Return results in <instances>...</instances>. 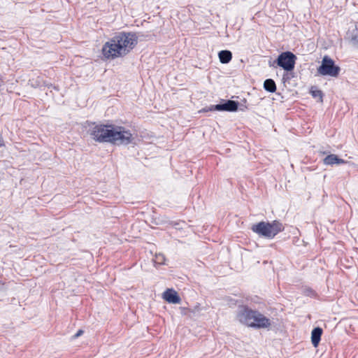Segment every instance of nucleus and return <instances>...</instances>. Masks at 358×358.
Instances as JSON below:
<instances>
[{
    "mask_svg": "<svg viewBox=\"0 0 358 358\" xmlns=\"http://www.w3.org/2000/svg\"><path fill=\"white\" fill-rule=\"evenodd\" d=\"M236 317L241 324L256 329H269L272 325L269 318L259 311L249 308L248 306L241 307Z\"/></svg>",
    "mask_w": 358,
    "mask_h": 358,
    "instance_id": "obj_1",
    "label": "nucleus"
},
{
    "mask_svg": "<svg viewBox=\"0 0 358 358\" xmlns=\"http://www.w3.org/2000/svg\"><path fill=\"white\" fill-rule=\"evenodd\" d=\"M252 230L261 236L271 239L284 230V226L278 220L272 222H260L252 225Z\"/></svg>",
    "mask_w": 358,
    "mask_h": 358,
    "instance_id": "obj_2",
    "label": "nucleus"
},
{
    "mask_svg": "<svg viewBox=\"0 0 358 358\" xmlns=\"http://www.w3.org/2000/svg\"><path fill=\"white\" fill-rule=\"evenodd\" d=\"M110 143L117 145H128L134 139L129 129L124 127L113 125L111 127Z\"/></svg>",
    "mask_w": 358,
    "mask_h": 358,
    "instance_id": "obj_3",
    "label": "nucleus"
},
{
    "mask_svg": "<svg viewBox=\"0 0 358 358\" xmlns=\"http://www.w3.org/2000/svg\"><path fill=\"white\" fill-rule=\"evenodd\" d=\"M119 45V50L123 56L128 54L137 44V36L132 33H120L115 36Z\"/></svg>",
    "mask_w": 358,
    "mask_h": 358,
    "instance_id": "obj_4",
    "label": "nucleus"
},
{
    "mask_svg": "<svg viewBox=\"0 0 358 358\" xmlns=\"http://www.w3.org/2000/svg\"><path fill=\"white\" fill-rule=\"evenodd\" d=\"M113 124H98L93 127L91 136L94 140L100 143H110Z\"/></svg>",
    "mask_w": 358,
    "mask_h": 358,
    "instance_id": "obj_5",
    "label": "nucleus"
},
{
    "mask_svg": "<svg viewBox=\"0 0 358 358\" xmlns=\"http://www.w3.org/2000/svg\"><path fill=\"white\" fill-rule=\"evenodd\" d=\"M340 67L334 64L333 59L328 56H324L322 61V64L317 69V72L322 76H329L337 77L339 74Z\"/></svg>",
    "mask_w": 358,
    "mask_h": 358,
    "instance_id": "obj_6",
    "label": "nucleus"
},
{
    "mask_svg": "<svg viewBox=\"0 0 358 358\" xmlns=\"http://www.w3.org/2000/svg\"><path fill=\"white\" fill-rule=\"evenodd\" d=\"M119 45L115 37L106 42L102 48V53L106 59H114L122 57V52L119 50Z\"/></svg>",
    "mask_w": 358,
    "mask_h": 358,
    "instance_id": "obj_7",
    "label": "nucleus"
},
{
    "mask_svg": "<svg viewBox=\"0 0 358 358\" xmlns=\"http://www.w3.org/2000/svg\"><path fill=\"white\" fill-rule=\"evenodd\" d=\"M296 56L290 52H285L281 53L278 58V65L285 70L289 71L294 68Z\"/></svg>",
    "mask_w": 358,
    "mask_h": 358,
    "instance_id": "obj_8",
    "label": "nucleus"
},
{
    "mask_svg": "<svg viewBox=\"0 0 358 358\" xmlns=\"http://www.w3.org/2000/svg\"><path fill=\"white\" fill-rule=\"evenodd\" d=\"M238 109V103L235 101L228 100L224 103L217 104L214 106V110H225V111H236Z\"/></svg>",
    "mask_w": 358,
    "mask_h": 358,
    "instance_id": "obj_9",
    "label": "nucleus"
},
{
    "mask_svg": "<svg viewBox=\"0 0 358 358\" xmlns=\"http://www.w3.org/2000/svg\"><path fill=\"white\" fill-rule=\"evenodd\" d=\"M163 298L169 303H179L180 302V298L178 295V293L172 289H168L163 293Z\"/></svg>",
    "mask_w": 358,
    "mask_h": 358,
    "instance_id": "obj_10",
    "label": "nucleus"
},
{
    "mask_svg": "<svg viewBox=\"0 0 358 358\" xmlns=\"http://www.w3.org/2000/svg\"><path fill=\"white\" fill-rule=\"evenodd\" d=\"M322 334V329L320 327H315L311 332V342L313 345L316 348L318 346L319 343L321 340V336Z\"/></svg>",
    "mask_w": 358,
    "mask_h": 358,
    "instance_id": "obj_11",
    "label": "nucleus"
},
{
    "mask_svg": "<svg viewBox=\"0 0 358 358\" xmlns=\"http://www.w3.org/2000/svg\"><path fill=\"white\" fill-rule=\"evenodd\" d=\"M324 163L327 165H333L335 164H345V161L342 159L338 158L337 155L331 154V155L327 156L324 159Z\"/></svg>",
    "mask_w": 358,
    "mask_h": 358,
    "instance_id": "obj_12",
    "label": "nucleus"
},
{
    "mask_svg": "<svg viewBox=\"0 0 358 358\" xmlns=\"http://www.w3.org/2000/svg\"><path fill=\"white\" fill-rule=\"evenodd\" d=\"M218 57L222 64L229 63L232 59V54L229 50H222L219 52Z\"/></svg>",
    "mask_w": 358,
    "mask_h": 358,
    "instance_id": "obj_13",
    "label": "nucleus"
},
{
    "mask_svg": "<svg viewBox=\"0 0 358 358\" xmlns=\"http://www.w3.org/2000/svg\"><path fill=\"white\" fill-rule=\"evenodd\" d=\"M264 86L265 90L270 92H274L276 90L275 83L271 79L266 80L264 82Z\"/></svg>",
    "mask_w": 358,
    "mask_h": 358,
    "instance_id": "obj_14",
    "label": "nucleus"
},
{
    "mask_svg": "<svg viewBox=\"0 0 358 358\" xmlns=\"http://www.w3.org/2000/svg\"><path fill=\"white\" fill-rule=\"evenodd\" d=\"M154 262L157 264H164L165 262L164 255L162 254L156 255Z\"/></svg>",
    "mask_w": 358,
    "mask_h": 358,
    "instance_id": "obj_15",
    "label": "nucleus"
},
{
    "mask_svg": "<svg viewBox=\"0 0 358 358\" xmlns=\"http://www.w3.org/2000/svg\"><path fill=\"white\" fill-rule=\"evenodd\" d=\"M311 94H312L313 96L318 97L320 99V101L322 102L323 94L321 90H311Z\"/></svg>",
    "mask_w": 358,
    "mask_h": 358,
    "instance_id": "obj_16",
    "label": "nucleus"
},
{
    "mask_svg": "<svg viewBox=\"0 0 358 358\" xmlns=\"http://www.w3.org/2000/svg\"><path fill=\"white\" fill-rule=\"evenodd\" d=\"M83 334V331L81 329H79L78 331V332L73 336V338H76L79 337L80 336H81Z\"/></svg>",
    "mask_w": 358,
    "mask_h": 358,
    "instance_id": "obj_17",
    "label": "nucleus"
},
{
    "mask_svg": "<svg viewBox=\"0 0 358 358\" xmlns=\"http://www.w3.org/2000/svg\"><path fill=\"white\" fill-rule=\"evenodd\" d=\"M353 40L358 43V35L353 37Z\"/></svg>",
    "mask_w": 358,
    "mask_h": 358,
    "instance_id": "obj_18",
    "label": "nucleus"
}]
</instances>
